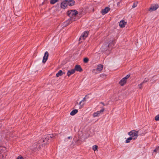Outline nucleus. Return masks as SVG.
Masks as SVG:
<instances>
[{
	"instance_id": "2eb2a0df",
	"label": "nucleus",
	"mask_w": 159,
	"mask_h": 159,
	"mask_svg": "<svg viewBox=\"0 0 159 159\" xmlns=\"http://www.w3.org/2000/svg\"><path fill=\"white\" fill-rule=\"evenodd\" d=\"M75 72V71L74 69H71L68 71L67 75L69 77L71 75L73 74Z\"/></svg>"
},
{
	"instance_id": "20e7f679",
	"label": "nucleus",
	"mask_w": 159,
	"mask_h": 159,
	"mask_svg": "<svg viewBox=\"0 0 159 159\" xmlns=\"http://www.w3.org/2000/svg\"><path fill=\"white\" fill-rule=\"evenodd\" d=\"M103 66L101 64H99L98 65L96 69H94L93 70V72L97 74L99 73L102 70Z\"/></svg>"
},
{
	"instance_id": "f257e3e1",
	"label": "nucleus",
	"mask_w": 159,
	"mask_h": 159,
	"mask_svg": "<svg viewBox=\"0 0 159 159\" xmlns=\"http://www.w3.org/2000/svg\"><path fill=\"white\" fill-rule=\"evenodd\" d=\"M78 11L76 10L68 11L67 13V15L70 18H76V16L78 14Z\"/></svg>"
},
{
	"instance_id": "473e14b6",
	"label": "nucleus",
	"mask_w": 159,
	"mask_h": 159,
	"mask_svg": "<svg viewBox=\"0 0 159 159\" xmlns=\"http://www.w3.org/2000/svg\"><path fill=\"white\" fill-rule=\"evenodd\" d=\"M17 159H24L23 157L21 155L19 156L17 158Z\"/></svg>"
},
{
	"instance_id": "2f4dec72",
	"label": "nucleus",
	"mask_w": 159,
	"mask_h": 159,
	"mask_svg": "<svg viewBox=\"0 0 159 159\" xmlns=\"http://www.w3.org/2000/svg\"><path fill=\"white\" fill-rule=\"evenodd\" d=\"M159 146H158V147H157V148H156L155 149H154V150H153V152H156L159 149Z\"/></svg>"
},
{
	"instance_id": "4be33fe9",
	"label": "nucleus",
	"mask_w": 159,
	"mask_h": 159,
	"mask_svg": "<svg viewBox=\"0 0 159 159\" xmlns=\"http://www.w3.org/2000/svg\"><path fill=\"white\" fill-rule=\"evenodd\" d=\"M58 0H51L50 3L51 4H53L56 2H57Z\"/></svg>"
},
{
	"instance_id": "39448f33",
	"label": "nucleus",
	"mask_w": 159,
	"mask_h": 159,
	"mask_svg": "<svg viewBox=\"0 0 159 159\" xmlns=\"http://www.w3.org/2000/svg\"><path fill=\"white\" fill-rule=\"evenodd\" d=\"M89 32L88 31H85L81 35L80 38H79V41L81 40H84V39L88 36Z\"/></svg>"
},
{
	"instance_id": "c85d7f7f",
	"label": "nucleus",
	"mask_w": 159,
	"mask_h": 159,
	"mask_svg": "<svg viewBox=\"0 0 159 159\" xmlns=\"http://www.w3.org/2000/svg\"><path fill=\"white\" fill-rule=\"evenodd\" d=\"M155 119L156 121L159 120V114L157 115L156 116Z\"/></svg>"
},
{
	"instance_id": "423d86ee",
	"label": "nucleus",
	"mask_w": 159,
	"mask_h": 159,
	"mask_svg": "<svg viewBox=\"0 0 159 159\" xmlns=\"http://www.w3.org/2000/svg\"><path fill=\"white\" fill-rule=\"evenodd\" d=\"M159 7V6L158 4H156L154 5H151V7L149 9V11H152L156 10Z\"/></svg>"
},
{
	"instance_id": "7ed1b4c3",
	"label": "nucleus",
	"mask_w": 159,
	"mask_h": 159,
	"mask_svg": "<svg viewBox=\"0 0 159 159\" xmlns=\"http://www.w3.org/2000/svg\"><path fill=\"white\" fill-rule=\"evenodd\" d=\"M128 134L131 136L133 139H136L138 136V132L136 131L135 130H133L128 133Z\"/></svg>"
},
{
	"instance_id": "dca6fc26",
	"label": "nucleus",
	"mask_w": 159,
	"mask_h": 159,
	"mask_svg": "<svg viewBox=\"0 0 159 159\" xmlns=\"http://www.w3.org/2000/svg\"><path fill=\"white\" fill-rule=\"evenodd\" d=\"M126 81L123 78H122L119 82V84L121 86L124 85L126 83Z\"/></svg>"
},
{
	"instance_id": "cd10ccee",
	"label": "nucleus",
	"mask_w": 159,
	"mask_h": 159,
	"mask_svg": "<svg viewBox=\"0 0 159 159\" xmlns=\"http://www.w3.org/2000/svg\"><path fill=\"white\" fill-rule=\"evenodd\" d=\"M89 61V59L87 58H85L84 59V63H87Z\"/></svg>"
},
{
	"instance_id": "b1692460",
	"label": "nucleus",
	"mask_w": 159,
	"mask_h": 159,
	"mask_svg": "<svg viewBox=\"0 0 159 159\" xmlns=\"http://www.w3.org/2000/svg\"><path fill=\"white\" fill-rule=\"evenodd\" d=\"M82 102H83L82 101H81L79 103V105H80V108H81L82 107H83L84 104V103H83L82 104H81Z\"/></svg>"
},
{
	"instance_id": "f3484780",
	"label": "nucleus",
	"mask_w": 159,
	"mask_h": 159,
	"mask_svg": "<svg viewBox=\"0 0 159 159\" xmlns=\"http://www.w3.org/2000/svg\"><path fill=\"white\" fill-rule=\"evenodd\" d=\"M33 146L34 147V150H36V149L39 148L40 147V145L39 144H38L37 143H34Z\"/></svg>"
},
{
	"instance_id": "f704fd0d",
	"label": "nucleus",
	"mask_w": 159,
	"mask_h": 159,
	"mask_svg": "<svg viewBox=\"0 0 159 159\" xmlns=\"http://www.w3.org/2000/svg\"><path fill=\"white\" fill-rule=\"evenodd\" d=\"M121 2V0H120V1L118 2L117 3V4L118 6L120 5V3Z\"/></svg>"
},
{
	"instance_id": "9b49d317",
	"label": "nucleus",
	"mask_w": 159,
	"mask_h": 159,
	"mask_svg": "<svg viewBox=\"0 0 159 159\" xmlns=\"http://www.w3.org/2000/svg\"><path fill=\"white\" fill-rule=\"evenodd\" d=\"M126 24V22H125L124 20H122L120 21L119 23V25L121 28H123L125 26V25Z\"/></svg>"
},
{
	"instance_id": "4468645a",
	"label": "nucleus",
	"mask_w": 159,
	"mask_h": 159,
	"mask_svg": "<svg viewBox=\"0 0 159 159\" xmlns=\"http://www.w3.org/2000/svg\"><path fill=\"white\" fill-rule=\"evenodd\" d=\"M110 8L108 7H106L104 9H103L101 13L102 15H104L108 12L110 10Z\"/></svg>"
},
{
	"instance_id": "5701e85b",
	"label": "nucleus",
	"mask_w": 159,
	"mask_h": 159,
	"mask_svg": "<svg viewBox=\"0 0 159 159\" xmlns=\"http://www.w3.org/2000/svg\"><path fill=\"white\" fill-rule=\"evenodd\" d=\"M98 148V146L96 145L93 146L92 147L94 151L97 150Z\"/></svg>"
},
{
	"instance_id": "1a4fd4ad",
	"label": "nucleus",
	"mask_w": 159,
	"mask_h": 159,
	"mask_svg": "<svg viewBox=\"0 0 159 159\" xmlns=\"http://www.w3.org/2000/svg\"><path fill=\"white\" fill-rule=\"evenodd\" d=\"M68 6H72L74 5L75 2L74 0H66Z\"/></svg>"
},
{
	"instance_id": "c756f323",
	"label": "nucleus",
	"mask_w": 159,
	"mask_h": 159,
	"mask_svg": "<svg viewBox=\"0 0 159 159\" xmlns=\"http://www.w3.org/2000/svg\"><path fill=\"white\" fill-rule=\"evenodd\" d=\"M143 84L142 83L138 85V86L140 89H142L143 88Z\"/></svg>"
},
{
	"instance_id": "a211bd4d",
	"label": "nucleus",
	"mask_w": 159,
	"mask_h": 159,
	"mask_svg": "<svg viewBox=\"0 0 159 159\" xmlns=\"http://www.w3.org/2000/svg\"><path fill=\"white\" fill-rule=\"evenodd\" d=\"M65 73L63 72L61 70H60L57 73L56 75L57 77H58L62 75L63 74H64Z\"/></svg>"
},
{
	"instance_id": "f03ea898",
	"label": "nucleus",
	"mask_w": 159,
	"mask_h": 159,
	"mask_svg": "<svg viewBox=\"0 0 159 159\" xmlns=\"http://www.w3.org/2000/svg\"><path fill=\"white\" fill-rule=\"evenodd\" d=\"M56 134H52L47 135L45 136V138L44 139L40 140V142H41V141H42L43 142H45L44 143H47L49 142L48 140H49L51 138L54 137L55 136H56Z\"/></svg>"
},
{
	"instance_id": "412c9836",
	"label": "nucleus",
	"mask_w": 159,
	"mask_h": 159,
	"mask_svg": "<svg viewBox=\"0 0 159 159\" xmlns=\"http://www.w3.org/2000/svg\"><path fill=\"white\" fill-rule=\"evenodd\" d=\"M133 138L131 137H129L126 140V143H128L130 142V141L132 139H133Z\"/></svg>"
},
{
	"instance_id": "0eeeda50",
	"label": "nucleus",
	"mask_w": 159,
	"mask_h": 159,
	"mask_svg": "<svg viewBox=\"0 0 159 159\" xmlns=\"http://www.w3.org/2000/svg\"><path fill=\"white\" fill-rule=\"evenodd\" d=\"M104 111V108H102V109L99 111H97L96 112H94L93 114V116L94 117L97 116L98 115L100 114L102 112H103Z\"/></svg>"
},
{
	"instance_id": "c9c22d12",
	"label": "nucleus",
	"mask_w": 159,
	"mask_h": 159,
	"mask_svg": "<svg viewBox=\"0 0 159 159\" xmlns=\"http://www.w3.org/2000/svg\"><path fill=\"white\" fill-rule=\"evenodd\" d=\"M101 103L102 104L103 106L104 105V104L103 102H101Z\"/></svg>"
},
{
	"instance_id": "aec40b11",
	"label": "nucleus",
	"mask_w": 159,
	"mask_h": 159,
	"mask_svg": "<svg viewBox=\"0 0 159 159\" xmlns=\"http://www.w3.org/2000/svg\"><path fill=\"white\" fill-rule=\"evenodd\" d=\"M5 149V148L4 147H0V154L2 153Z\"/></svg>"
},
{
	"instance_id": "6e6552de",
	"label": "nucleus",
	"mask_w": 159,
	"mask_h": 159,
	"mask_svg": "<svg viewBox=\"0 0 159 159\" xmlns=\"http://www.w3.org/2000/svg\"><path fill=\"white\" fill-rule=\"evenodd\" d=\"M48 57V52H46L43 58V62L45 63L47 60Z\"/></svg>"
},
{
	"instance_id": "9d476101",
	"label": "nucleus",
	"mask_w": 159,
	"mask_h": 159,
	"mask_svg": "<svg viewBox=\"0 0 159 159\" xmlns=\"http://www.w3.org/2000/svg\"><path fill=\"white\" fill-rule=\"evenodd\" d=\"M74 69L75 70H75L79 72H81L82 71V69L81 66L79 65H76Z\"/></svg>"
},
{
	"instance_id": "a878e982",
	"label": "nucleus",
	"mask_w": 159,
	"mask_h": 159,
	"mask_svg": "<svg viewBox=\"0 0 159 159\" xmlns=\"http://www.w3.org/2000/svg\"><path fill=\"white\" fill-rule=\"evenodd\" d=\"M138 2H134V3L133 5L132 6V8H134L136 7L137 5Z\"/></svg>"
},
{
	"instance_id": "bb28decb",
	"label": "nucleus",
	"mask_w": 159,
	"mask_h": 159,
	"mask_svg": "<svg viewBox=\"0 0 159 159\" xmlns=\"http://www.w3.org/2000/svg\"><path fill=\"white\" fill-rule=\"evenodd\" d=\"M72 139V137L71 136H69L67 138H66L65 139V141L66 142L68 141V139H69L71 140Z\"/></svg>"
},
{
	"instance_id": "ddd939ff",
	"label": "nucleus",
	"mask_w": 159,
	"mask_h": 159,
	"mask_svg": "<svg viewBox=\"0 0 159 159\" xmlns=\"http://www.w3.org/2000/svg\"><path fill=\"white\" fill-rule=\"evenodd\" d=\"M66 0L63 1L61 3V7L63 9H65L66 8L67 5V4H66Z\"/></svg>"
},
{
	"instance_id": "7c9ffc66",
	"label": "nucleus",
	"mask_w": 159,
	"mask_h": 159,
	"mask_svg": "<svg viewBox=\"0 0 159 159\" xmlns=\"http://www.w3.org/2000/svg\"><path fill=\"white\" fill-rule=\"evenodd\" d=\"M130 75H128L123 78L126 81L127 79H128L130 77Z\"/></svg>"
},
{
	"instance_id": "6ab92c4d",
	"label": "nucleus",
	"mask_w": 159,
	"mask_h": 159,
	"mask_svg": "<svg viewBox=\"0 0 159 159\" xmlns=\"http://www.w3.org/2000/svg\"><path fill=\"white\" fill-rule=\"evenodd\" d=\"M78 112V110L77 109H75L73 110L70 113V115L72 116H74Z\"/></svg>"
},
{
	"instance_id": "f8f14e48",
	"label": "nucleus",
	"mask_w": 159,
	"mask_h": 159,
	"mask_svg": "<svg viewBox=\"0 0 159 159\" xmlns=\"http://www.w3.org/2000/svg\"><path fill=\"white\" fill-rule=\"evenodd\" d=\"M76 20V18H70V19H68L67 21H66V23L67 24V25L69 24H70L72 22L75 21Z\"/></svg>"
},
{
	"instance_id": "72a5a7b5",
	"label": "nucleus",
	"mask_w": 159,
	"mask_h": 159,
	"mask_svg": "<svg viewBox=\"0 0 159 159\" xmlns=\"http://www.w3.org/2000/svg\"><path fill=\"white\" fill-rule=\"evenodd\" d=\"M86 101V98L84 97L83 98V99L82 100L83 102H85Z\"/></svg>"
},
{
	"instance_id": "393cba45",
	"label": "nucleus",
	"mask_w": 159,
	"mask_h": 159,
	"mask_svg": "<svg viewBox=\"0 0 159 159\" xmlns=\"http://www.w3.org/2000/svg\"><path fill=\"white\" fill-rule=\"evenodd\" d=\"M148 80H149V79L148 78H145L144 79V80L143 81V82H142V84L145 83L147 82L148 81Z\"/></svg>"
}]
</instances>
